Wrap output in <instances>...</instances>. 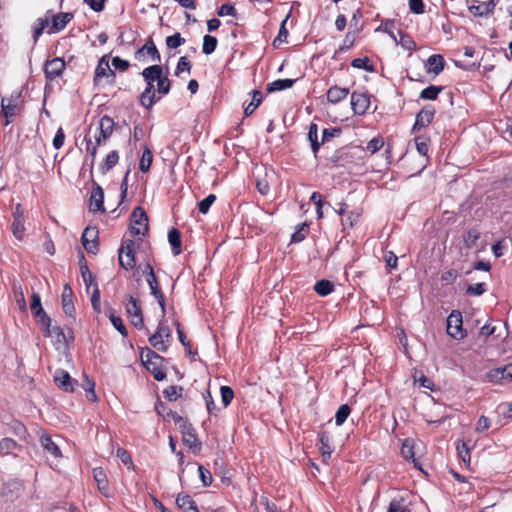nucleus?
Segmentation results:
<instances>
[{"mask_svg": "<svg viewBox=\"0 0 512 512\" xmlns=\"http://www.w3.org/2000/svg\"><path fill=\"white\" fill-rule=\"evenodd\" d=\"M22 446L18 444L14 439L5 437L0 440V455L8 456L12 455L16 457V451H21Z\"/></svg>", "mask_w": 512, "mask_h": 512, "instance_id": "nucleus-24", "label": "nucleus"}, {"mask_svg": "<svg viewBox=\"0 0 512 512\" xmlns=\"http://www.w3.org/2000/svg\"><path fill=\"white\" fill-rule=\"evenodd\" d=\"M52 335H55L56 344H64L66 347L69 346V342L74 339L73 332L69 329L68 334L60 326H54L51 328Z\"/></svg>", "mask_w": 512, "mask_h": 512, "instance_id": "nucleus-33", "label": "nucleus"}, {"mask_svg": "<svg viewBox=\"0 0 512 512\" xmlns=\"http://www.w3.org/2000/svg\"><path fill=\"white\" fill-rule=\"evenodd\" d=\"M39 441L43 450L50 454L53 458L58 459L62 457L59 446L52 440L49 434L42 433Z\"/></svg>", "mask_w": 512, "mask_h": 512, "instance_id": "nucleus-22", "label": "nucleus"}, {"mask_svg": "<svg viewBox=\"0 0 512 512\" xmlns=\"http://www.w3.org/2000/svg\"><path fill=\"white\" fill-rule=\"evenodd\" d=\"M289 17H290V14H288L285 17V19L281 22V25H280V28L278 31V35L276 36V38L273 40V43H272L274 48H278L282 43L287 42L288 30L286 28V23H287Z\"/></svg>", "mask_w": 512, "mask_h": 512, "instance_id": "nucleus-43", "label": "nucleus"}, {"mask_svg": "<svg viewBox=\"0 0 512 512\" xmlns=\"http://www.w3.org/2000/svg\"><path fill=\"white\" fill-rule=\"evenodd\" d=\"M153 161L152 151L148 146H145L142 157L139 163V169L141 172L146 173L150 170L151 164Z\"/></svg>", "mask_w": 512, "mask_h": 512, "instance_id": "nucleus-45", "label": "nucleus"}, {"mask_svg": "<svg viewBox=\"0 0 512 512\" xmlns=\"http://www.w3.org/2000/svg\"><path fill=\"white\" fill-rule=\"evenodd\" d=\"M487 376L492 383L512 382V363L490 370Z\"/></svg>", "mask_w": 512, "mask_h": 512, "instance_id": "nucleus-19", "label": "nucleus"}, {"mask_svg": "<svg viewBox=\"0 0 512 512\" xmlns=\"http://www.w3.org/2000/svg\"><path fill=\"white\" fill-rule=\"evenodd\" d=\"M218 40L216 37L211 35H205L203 37V46H202V52L206 55L212 54L217 47Z\"/></svg>", "mask_w": 512, "mask_h": 512, "instance_id": "nucleus-49", "label": "nucleus"}, {"mask_svg": "<svg viewBox=\"0 0 512 512\" xmlns=\"http://www.w3.org/2000/svg\"><path fill=\"white\" fill-rule=\"evenodd\" d=\"M54 381L57 386L65 392H73L74 386L77 384V381L72 379L70 374L63 369L56 370Z\"/></svg>", "mask_w": 512, "mask_h": 512, "instance_id": "nucleus-20", "label": "nucleus"}, {"mask_svg": "<svg viewBox=\"0 0 512 512\" xmlns=\"http://www.w3.org/2000/svg\"><path fill=\"white\" fill-rule=\"evenodd\" d=\"M143 273L146 276V281L150 288L151 294L155 297L159 306L161 307L162 317H164L166 313L165 297L160 288L154 269L150 263H146Z\"/></svg>", "mask_w": 512, "mask_h": 512, "instance_id": "nucleus-4", "label": "nucleus"}, {"mask_svg": "<svg viewBox=\"0 0 512 512\" xmlns=\"http://www.w3.org/2000/svg\"><path fill=\"white\" fill-rule=\"evenodd\" d=\"M20 100V93L11 95L9 98H2L1 100V113L6 118L4 125H8L11 119L16 115V108Z\"/></svg>", "mask_w": 512, "mask_h": 512, "instance_id": "nucleus-14", "label": "nucleus"}, {"mask_svg": "<svg viewBox=\"0 0 512 512\" xmlns=\"http://www.w3.org/2000/svg\"><path fill=\"white\" fill-rule=\"evenodd\" d=\"M148 229V215L141 206H137L131 214L130 232L134 236H144Z\"/></svg>", "mask_w": 512, "mask_h": 512, "instance_id": "nucleus-5", "label": "nucleus"}, {"mask_svg": "<svg viewBox=\"0 0 512 512\" xmlns=\"http://www.w3.org/2000/svg\"><path fill=\"white\" fill-rule=\"evenodd\" d=\"M415 145L418 153L428 160V152L430 147V138L424 135L416 136L415 139Z\"/></svg>", "mask_w": 512, "mask_h": 512, "instance_id": "nucleus-40", "label": "nucleus"}, {"mask_svg": "<svg viewBox=\"0 0 512 512\" xmlns=\"http://www.w3.org/2000/svg\"><path fill=\"white\" fill-rule=\"evenodd\" d=\"M30 309L33 315L39 314L41 311L44 310L41 304V297L36 292H33L31 295Z\"/></svg>", "mask_w": 512, "mask_h": 512, "instance_id": "nucleus-63", "label": "nucleus"}, {"mask_svg": "<svg viewBox=\"0 0 512 512\" xmlns=\"http://www.w3.org/2000/svg\"><path fill=\"white\" fill-rule=\"evenodd\" d=\"M65 69V62L62 58L55 57L47 60L44 66V74L47 81H53L60 77Z\"/></svg>", "mask_w": 512, "mask_h": 512, "instance_id": "nucleus-13", "label": "nucleus"}, {"mask_svg": "<svg viewBox=\"0 0 512 512\" xmlns=\"http://www.w3.org/2000/svg\"><path fill=\"white\" fill-rule=\"evenodd\" d=\"M487 291V286L484 282L470 284L466 288V293L469 296H481Z\"/></svg>", "mask_w": 512, "mask_h": 512, "instance_id": "nucleus-54", "label": "nucleus"}, {"mask_svg": "<svg viewBox=\"0 0 512 512\" xmlns=\"http://www.w3.org/2000/svg\"><path fill=\"white\" fill-rule=\"evenodd\" d=\"M447 334L456 339L462 340L466 337L463 329L462 314L459 310H453L447 317Z\"/></svg>", "mask_w": 512, "mask_h": 512, "instance_id": "nucleus-6", "label": "nucleus"}, {"mask_svg": "<svg viewBox=\"0 0 512 512\" xmlns=\"http://www.w3.org/2000/svg\"><path fill=\"white\" fill-rule=\"evenodd\" d=\"M350 414H351V408L348 404L340 405L335 413L336 426H342Z\"/></svg>", "mask_w": 512, "mask_h": 512, "instance_id": "nucleus-47", "label": "nucleus"}, {"mask_svg": "<svg viewBox=\"0 0 512 512\" xmlns=\"http://www.w3.org/2000/svg\"><path fill=\"white\" fill-rule=\"evenodd\" d=\"M220 393H221V400L224 405V407H227L230 405L234 398V391L229 386H221L220 387Z\"/></svg>", "mask_w": 512, "mask_h": 512, "instance_id": "nucleus-58", "label": "nucleus"}, {"mask_svg": "<svg viewBox=\"0 0 512 512\" xmlns=\"http://www.w3.org/2000/svg\"><path fill=\"white\" fill-rule=\"evenodd\" d=\"M7 426L8 430L20 439H26V437L28 436L26 426L18 420H12L10 423L7 424Z\"/></svg>", "mask_w": 512, "mask_h": 512, "instance_id": "nucleus-39", "label": "nucleus"}, {"mask_svg": "<svg viewBox=\"0 0 512 512\" xmlns=\"http://www.w3.org/2000/svg\"><path fill=\"white\" fill-rule=\"evenodd\" d=\"M480 238V232L476 228H471L463 234V242L466 248H473L476 246Z\"/></svg>", "mask_w": 512, "mask_h": 512, "instance_id": "nucleus-42", "label": "nucleus"}, {"mask_svg": "<svg viewBox=\"0 0 512 512\" xmlns=\"http://www.w3.org/2000/svg\"><path fill=\"white\" fill-rule=\"evenodd\" d=\"M173 420L180 432L182 434V440L185 445H187L190 449L200 450L201 443L198 440L197 434L193 426L189 423L188 419L178 415L173 414Z\"/></svg>", "mask_w": 512, "mask_h": 512, "instance_id": "nucleus-3", "label": "nucleus"}, {"mask_svg": "<svg viewBox=\"0 0 512 512\" xmlns=\"http://www.w3.org/2000/svg\"><path fill=\"white\" fill-rule=\"evenodd\" d=\"M183 387L171 385L163 390V395L168 401H176L182 396Z\"/></svg>", "mask_w": 512, "mask_h": 512, "instance_id": "nucleus-48", "label": "nucleus"}, {"mask_svg": "<svg viewBox=\"0 0 512 512\" xmlns=\"http://www.w3.org/2000/svg\"><path fill=\"white\" fill-rule=\"evenodd\" d=\"M262 100V92L260 90H254L252 92L251 102L244 109L245 116H250L259 107V105L262 103Z\"/></svg>", "mask_w": 512, "mask_h": 512, "instance_id": "nucleus-41", "label": "nucleus"}, {"mask_svg": "<svg viewBox=\"0 0 512 512\" xmlns=\"http://www.w3.org/2000/svg\"><path fill=\"white\" fill-rule=\"evenodd\" d=\"M399 44L408 51L416 49V43L408 34L400 32Z\"/></svg>", "mask_w": 512, "mask_h": 512, "instance_id": "nucleus-64", "label": "nucleus"}, {"mask_svg": "<svg viewBox=\"0 0 512 512\" xmlns=\"http://www.w3.org/2000/svg\"><path fill=\"white\" fill-rule=\"evenodd\" d=\"M90 210L104 212V191L102 187L94 183L90 194Z\"/></svg>", "mask_w": 512, "mask_h": 512, "instance_id": "nucleus-21", "label": "nucleus"}, {"mask_svg": "<svg viewBox=\"0 0 512 512\" xmlns=\"http://www.w3.org/2000/svg\"><path fill=\"white\" fill-rule=\"evenodd\" d=\"M444 58L440 54H433L428 57L425 67L428 73L439 75L444 69Z\"/></svg>", "mask_w": 512, "mask_h": 512, "instance_id": "nucleus-25", "label": "nucleus"}, {"mask_svg": "<svg viewBox=\"0 0 512 512\" xmlns=\"http://www.w3.org/2000/svg\"><path fill=\"white\" fill-rule=\"evenodd\" d=\"M216 201V196L214 194L207 195L204 199L198 202L199 212L202 214H207L209 212L210 207Z\"/></svg>", "mask_w": 512, "mask_h": 512, "instance_id": "nucleus-56", "label": "nucleus"}, {"mask_svg": "<svg viewBox=\"0 0 512 512\" xmlns=\"http://www.w3.org/2000/svg\"><path fill=\"white\" fill-rule=\"evenodd\" d=\"M401 454L405 459H412L415 463L414 458V447L410 439H405L401 446Z\"/></svg>", "mask_w": 512, "mask_h": 512, "instance_id": "nucleus-59", "label": "nucleus"}, {"mask_svg": "<svg viewBox=\"0 0 512 512\" xmlns=\"http://www.w3.org/2000/svg\"><path fill=\"white\" fill-rule=\"evenodd\" d=\"M38 324L41 326V330L45 337H52L51 331V318L47 315L45 310L41 311L39 314H35Z\"/></svg>", "mask_w": 512, "mask_h": 512, "instance_id": "nucleus-35", "label": "nucleus"}, {"mask_svg": "<svg viewBox=\"0 0 512 512\" xmlns=\"http://www.w3.org/2000/svg\"><path fill=\"white\" fill-rule=\"evenodd\" d=\"M162 70V66L155 64L146 67L141 72V75L146 82V88L140 94L139 100L141 105L146 109H150L155 102L160 100V97H156L154 82L158 80L162 74Z\"/></svg>", "mask_w": 512, "mask_h": 512, "instance_id": "nucleus-1", "label": "nucleus"}, {"mask_svg": "<svg viewBox=\"0 0 512 512\" xmlns=\"http://www.w3.org/2000/svg\"><path fill=\"white\" fill-rule=\"evenodd\" d=\"M125 309L129 317L139 316L142 314V310L138 305L137 300L131 295L128 298V302L126 304Z\"/></svg>", "mask_w": 512, "mask_h": 512, "instance_id": "nucleus-50", "label": "nucleus"}, {"mask_svg": "<svg viewBox=\"0 0 512 512\" xmlns=\"http://www.w3.org/2000/svg\"><path fill=\"white\" fill-rule=\"evenodd\" d=\"M334 290V284L327 279H321L317 281L314 285V291L322 297H325L331 294Z\"/></svg>", "mask_w": 512, "mask_h": 512, "instance_id": "nucleus-38", "label": "nucleus"}, {"mask_svg": "<svg viewBox=\"0 0 512 512\" xmlns=\"http://www.w3.org/2000/svg\"><path fill=\"white\" fill-rule=\"evenodd\" d=\"M12 233L18 240H22L24 236V219L14 218L12 222Z\"/></svg>", "mask_w": 512, "mask_h": 512, "instance_id": "nucleus-55", "label": "nucleus"}, {"mask_svg": "<svg viewBox=\"0 0 512 512\" xmlns=\"http://www.w3.org/2000/svg\"><path fill=\"white\" fill-rule=\"evenodd\" d=\"M74 15L71 12H61L53 15L50 13V21L51 26L49 27L47 33L54 34L62 31L67 24L73 19Z\"/></svg>", "mask_w": 512, "mask_h": 512, "instance_id": "nucleus-15", "label": "nucleus"}, {"mask_svg": "<svg viewBox=\"0 0 512 512\" xmlns=\"http://www.w3.org/2000/svg\"><path fill=\"white\" fill-rule=\"evenodd\" d=\"M79 253H80L79 266H80L81 276L86 285V288L89 289L90 286H92V285L95 286V283H97L96 278L88 268L84 253L82 251H80Z\"/></svg>", "mask_w": 512, "mask_h": 512, "instance_id": "nucleus-26", "label": "nucleus"}, {"mask_svg": "<svg viewBox=\"0 0 512 512\" xmlns=\"http://www.w3.org/2000/svg\"><path fill=\"white\" fill-rule=\"evenodd\" d=\"M141 361L143 366L153 375L156 381H162L166 378L162 365L165 358L160 356L154 350L149 347H145L141 351Z\"/></svg>", "mask_w": 512, "mask_h": 512, "instance_id": "nucleus-2", "label": "nucleus"}, {"mask_svg": "<svg viewBox=\"0 0 512 512\" xmlns=\"http://www.w3.org/2000/svg\"><path fill=\"white\" fill-rule=\"evenodd\" d=\"M184 43L185 39L178 32L166 38V45L169 49H176Z\"/></svg>", "mask_w": 512, "mask_h": 512, "instance_id": "nucleus-57", "label": "nucleus"}, {"mask_svg": "<svg viewBox=\"0 0 512 512\" xmlns=\"http://www.w3.org/2000/svg\"><path fill=\"white\" fill-rule=\"evenodd\" d=\"M198 472L200 480L204 487H209L212 484L211 472L206 469L203 465H198Z\"/></svg>", "mask_w": 512, "mask_h": 512, "instance_id": "nucleus-60", "label": "nucleus"}, {"mask_svg": "<svg viewBox=\"0 0 512 512\" xmlns=\"http://www.w3.org/2000/svg\"><path fill=\"white\" fill-rule=\"evenodd\" d=\"M387 512H410L403 498H394L389 504Z\"/></svg>", "mask_w": 512, "mask_h": 512, "instance_id": "nucleus-52", "label": "nucleus"}, {"mask_svg": "<svg viewBox=\"0 0 512 512\" xmlns=\"http://www.w3.org/2000/svg\"><path fill=\"white\" fill-rule=\"evenodd\" d=\"M351 66L357 69H363L368 72L374 71V67L370 64V59L368 57L363 58H355L351 62Z\"/></svg>", "mask_w": 512, "mask_h": 512, "instance_id": "nucleus-53", "label": "nucleus"}, {"mask_svg": "<svg viewBox=\"0 0 512 512\" xmlns=\"http://www.w3.org/2000/svg\"><path fill=\"white\" fill-rule=\"evenodd\" d=\"M497 0H488L480 2L479 0H470L468 9L476 17H486L493 13Z\"/></svg>", "mask_w": 512, "mask_h": 512, "instance_id": "nucleus-12", "label": "nucleus"}, {"mask_svg": "<svg viewBox=\"0 0 512 512\" xmlns=\"http://www.w3.org/2000/svg\"><path fill=\"white\" fill-rule=\"evenodd\" d=\"M177 506L184 510L185 512H199L195 501L191 498V496L185 494V495H178L176 499Z\"/></svg>", "mask_w": 512, "mask_h": 512, "instance_id": "nucleus-34", "label": "nucleus"}, {"mask_svg": "<svg viewBox=\"0 0 512 512\" xmlns=\"http://www.w3.org/2000/svg\"><path fill=\"white\" fill-rule=\"evenodd\" d=\"M436 114V109L434 106L428 104L425 105L417 114L415 117V122L412 127V133H415L417 131H420L423 128H426L429 126Z\"/></svg>", "mask_w": 512, "mask_h": 512, "instance_id": "nucleus-9", "label": "nucleus"}, {"mask_svg": "<svg viewBox=\"0 0 512 512\" xmlns=\"http://www.w3.org/2000/svg\"><path fill=\"white\" fill-rule=\"evenodd\" d=\"M50 13L51 10H48L43 18H38L33 25V41L37 43L39 37L43 34L45 28L49 26L50 23Z\"/></svg>", "mask_w": 512, "mask_h": 512, "instance_id": "nucleus-29", "label": "nucleus"}, {"mask_svg": "<svg viewBox=\"0 0 512 512\" xmlns=\"http://www.w3.org/2000/svg\"><path fill=\"white\" fill-rule=\"evenodd\" d=\"M442 90V86L430 85L420 92L419 98L422 100H436Z\"/></svg>", "mask_w": 512, "mask_h": 512, "instance_id": "nucleus-44", "label": "nucleus"}, {"mask_svg": "<svg viewBox=\"0 0 512 512\" xmlns=\"http://www.w3.org/2000/svg\"><path fill=\"white\" fill-rule=\"evenodd\" d=\"M296 82L295 79H277L267 84V92L273 93L277 91H282L291 88L294 83Z\"/></svg>", "mask_w": 512, "mask_h": 512, "instance_id": "nucleus-32", "label": "nucleus"}, {"mask_svg": "<svg viewBox=\"0 0 512 512\" xmlns=\"http://www.w3.org/2000/svg\"><path fill=\"white\" fill-rule=\"evenodd\" d=\"M118 258L119 265L125 270L133 269L136 265L135 252L124 254L119 253Z\"/></svg>", "mask_w": 512, "mask_h": 512, "instance_id": "nucleus-46", "label": "nucleus"}, {"mask_svg": "<svg viewBox=\"0 0 512 512\" xmlns=\"http://www.w3.org/2000/svg\"><path fill=\"white\" fill-rule=\"evenodd\" d=\"M103 78H106V82L108 84H113L116 78L115 72L110 68L107 55L102 56L98 61V65L94 73V85H100Z\"/></svg>", "mask_w": 512, "mask_h": 512, "instance_id": "nucleus-8", "label": "nucleus"}, {"mask_svg": "<svg viewBox=\"0 0 512 512\" xmlns=\"http://www.w3.org/2000/svg\"><path fill=\"white\" fill-rule=\"evenodd\" d=\"M98 231L96 228L87 227L84 229L81 237V241L84 249L91 254H96L99 249L97 241Z\"/></svg>", "mask_w": 512, "mask_h": 512, "instance_id": "nucleus-16", "label": "nucleus"}, {"mask_svg": "<svg viewBox=\"0 0 512 512\" xmlns=\"http://www.w3.org/2000/svg\"><path fill=\"white\" fill-rule=\"evenodd\" d=\"M114 125V120L108 115H104L99 119L97 133L94 135L97 144L106 142L113 133Z\"/></svg>", "mask_w": 512, "mask_h": 512, "instance_id": "nucleus-11", "label": "nucleus"}, {"mask_svg": "<svg viewBox=\"0 0 512 512\" xmlns=\"http://www.w3.org/2000/svg\"><path fill=\"white\" fill-rule=\"evenodd\" d=\"M72 289L69 285H65L63 293H62V306L63 311L68 316H73L75 314V307L72 302Z\"/></svg>", "mask_w": 512, "mask_h": 512, "instance_id": "nucleus-30", "label": "nucleus"}, {"mask_svg": "<svg viewBox=\"0 0 512 512\" xmlns=\"http://www.w3.org/2000/svg\"><path fill=\"white\" fill-rule=\"evenodd\" d=\"M190 70H191V63L187 59V57H185V56L180 57L178 60L176 69H175V75L179 76L183 72L190 73Z\"/></svg>", "mask_w": 512, "mask_h": 512, "instance_id": "nucleus-62", "label": "nucleus"}, {"mask_svg": "<svg viewBox=\"0 0 512 512\" xmlns=\"http://www.w3.org/2000/svg\"><path fill=\"white\" fill-rule=\"evenodd\" d=\"M318 440L320 444V451L322 460L324 463H328L333 453V447L331 446V436L328 432H321L318 434Z\"/></svg>", "mask_w": 512, "mask_h": 512, "instance_id": "nucleus-23", "label": "nucleus"}, {"mask_svg": "<svg viewBox=\"0 0 512 512\" xmlns=\"http://www.w3.org/2000/svg\"><path fill=\"white\" fill-rule=\"evenodd\" d=\"M349 89L337 85L330 87L327 91V100L331 104H337L349 95Z\"/></svg>", "mask_w": 512, "mask_h": 512, "instance_id": "nucleus-28", "label": "nucleus"}, {"mask_svg": "<svg viewBox=\"0 0 512 512\" xmlns=\"http://www.w3.org/2000/svg\"><path fill=\"white\" fill-rule=\"evenodd\" d=\"M370 106V97L366 93L351 94V108L356 115H364Z\"/></svg>", "mask_w": 512, "mask_h": 512, "instance_id": "nucleus-18", "label": "nucleus"}, {"mask_svg": "<svg viewBox=\"0 0 512 512\" xmlns=\"http://www.w3.org/2000/svg\"><path fill=\"white\" fill-rule=\"evenodd\" d=\"M171 88V82L167 75H163V73L160 75V77L157 80V92L160 95H167Z\"/></svg>", "mask_w": 512, "mask_h": 512, "instance_id": "nucleus-51", "label": "nucleus"}, {"mask_svg": "<svg viewBox=\"0 0 512 512\" xmlns=\"http://www.w3.org/2000/svg\"><path fill=\"white\" fill-rule=\"evenodd\" d=\"M24 490L22 481L17 479H11L3 483L0 495L6 501L13 502L20 497Z\"/></svg>", "mask_w": 512, "mask_h": 512, "instance_id": "nucleus-10", "label": "nucleus"}, {"mask_svg": "<svg viewBox=\"0 0 512 512\" xmlns=\"http://www.w3.org/2000/svg\"><path fill=\"white\" fill-rule=\"evenodd\" d=\"M170 342L171 339V331L170 328L165 325L162 321H160L156 332L149 337V343L161 352H166L168 350V344H165V340Z\"/></svg>", "mask_w": 512, "mask_h": 512, "instance_id": "nucleus-7", "label": "nucleus"}, {"mask_svg": "<svg viewBox=\"0 0 512 512\" xmlns=\"http://www.w3.org/2000/svg\"><path fill=\"white\" fill-rule=\"evenodd\" d=\"M105 315L110 319L113 327L123 336L126 337L128 335L127 328L125 327L122 319L115 314L114 309L111 306H107L104 309Z\"/></svg>", "mask_w": 512, "mask_h": 512, "instance_id": "nucleus-27", "label": "nucleus"}, {"mask_svg": "<svg viewBox=\"0 0 512 512\" xmlns=\"http://www.w3.org/2000/svg\"><path fill=\"white\" fill-rule=\"evenodd\" d=\"M307 224L302 223L297 226V230L291 236V242L299 243L306 237Z\"/></svg>", "mask_w": 512, "mask_h": 512, "instance_id": "nucleus-61", "label": "nucleus"}, {"mask_svg": "<svg viewBox=\"0 0 512 512\" xmlns=\"http://www.w3.org/2000/svg\"><path fill=\"white\" fill-rule=\"evenodd\" d=\"M119 161V154L116 150H112L109 152L104 159L103 163L100 165V171L102 174H106L109 170L117 165Z\"/></svg>", "mask_w": 512, "mask_h": 512, "instance_id": "nucleus-37", "label": "nucleus"}, {"mask_svg": "<svg viewBox=\"0 0 512 512\" xmlns=\"http://www.w3.org/2000/svg\"><path fill=\"white\" fill-rule=\"evenodd\" d=\"M168 242L171 245L172 253L177 256L181 253V234L178 229L172 228L168 232Z\"/></svg>", "mask_w": 512, "mask_h": 512, "instance_id": "nucleus-36", "label": "nucleus"}, {"mask_svg": "<svg viewBox=\"0 0 512 512\" xmlns=\"http://www.w3.org/2000/svg\"><path fill=\"white\" fill-rule=\"evenodd\" d=\"M351 148L344 146L334 151V153L327 158V162L332 168H338L345 165V163L351 162Z\"/></svg>", "mask_w": 512, "mask_h": 512, "instance_id": "nucleus-17", "label": "nucleus"}, {"mask_svg": "<svg viewBox=\"0 0 512 512\" xmlns=\"http://www.w3.org/2000/svg\"><path fill=\"white\" fill-rule=\"evenodd\" d=\"M146 53L149 56H151L153 61L160 62L161 55L152 39V37H149L146 41V43L136 52V56L138 54Z\"/></svg>", "mask_w": 512, "mask_h": 512, "instance_id": "nucleus-31", "label": "nucleus"}]
</instances>
